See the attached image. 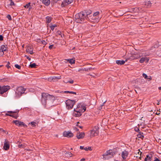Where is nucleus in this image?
<instances>
[{"mask_svg":"<svg viewBox=\"0 0 161 161\" xmlns=\"http://www.w3.org/2000/svg\"><path fill=\"white\" fill-rule=\"evenodd\" d=\"M33 48L32 46H29L27 47L26 49L27 52L30 53V54H32L33 53Z\"/></svg>","mask_w":161,"mask_h":161,"instance_id":"13","label":"nucleus"},{"mask_svg":"<svg viewBox=\"0 0 161 161\" xmlns=\"http://www.w3.org/2000/svg\"><path fill=\"white\" fill-rule=\"evenodd\" d=\"M137 136L138 138H140L142 139H143L144 138V136L143 135V133H142L141 132H139Z\"/></svg>","mask_w":161,"mask_h":161,"instance_id":"24","label":"nucleus"},{"mask_svg":"<svg viewBox=\"0 0 161 161\" xmlns=\"http://www.w3.org/2000/svg\"><path fill=\"white\" fill-rule=\"evenodd\" d=\"M92 69V68H84L83 69H84V71H89L91 70V69Z\"/></svg>","mask_w":161,"mask_h":161,"instance_id":"39","label":"nucleus"},{"mask_svg":"<svg viewBox=\"0 0 161 161\" xmlns=\"http://www.w3.org/2000/svg\"><path fill=\"white\" fill-rule=\"evenodd\" d=\"M3 148L4 149L6 150H8L9 148V142L6 139L5 140V142L3 146Z\"/></svg>","mask_w":161,"mask_h":161,"instance_id":"12","label":"nucleus"},{"mask_svg":"<svg viewBox=\"0 0 161 161\" xmlns=\"http://www.w3.org/2000/svg\"><path fill=\"white\" fill-rule=\"evenodd\" d=\"M99 12L98 11H97V12H95V13H94L93 14V16L95 17H99L98 16V15H99Z\"/></svg>","mask_w":161,"mask_h":161,"instance_id":"27","label":"nucleus"},{"mask_svg":"<svg viewBox=\"0 0 161 161\" xmlns=\"http://www.w3.org/2000/svg\"><path fill=\"white\" fill-rule=\"evenodd\" d=\"M3 37L2 35H0V41H2L3 40Z\"/></svg>","mask_w":161,"mask_h":161,"instance_id":"51","label":"nucleus"},{"mask_svg":"<svg viewBox=\"0 0 161 161\" xmlns=\"http://www.w3.org/2000/svg\"><path fill=\"white\" fill-rule=\"evenodd\" d=\"M149 55V54H147L146 53H145V54L144 55V56H148Z\"/></svg>","mask_w":161,"mask_h":161,"instance_id":"64","label":"nucleus"},{"mask_svg":"<svg viewBox=\"0 0 161 161\" xmlns=\"http://www.w3.org/2000/svg\"><path fill=\"white\" fill-rule=\"evenodd\" d=\"M83 12L85 14V16H86V17L87 18V17H89L88 15H89L92 13V11L90 10H85L84 12Z\"/></svg>","mask_w":161,"mask_h":161,"instance_id":"17","label":"nucleus"},{"mask_svg":"<svg viewBox=\"0 0 161 161\" xmlns=\"http://www.w3.org/2000/svg\"><path fill=\"white\" fill-rule=\"evenodd\" d=\"M25 57H26V58H27V59H28V60H29V61H30V60H31V58H30L29 57H28V56H26V55H25Z\"/></svg>","mask_w":161,"mask_h":161,"instance_id":"54","label":"nucleus"},{"mask_svg":"<svg viewBox=\"0 0 161 161\" xmlns=\"http://www.w3.org/2000/svg\"><path fill=\"white\" fill-rule=\"evenodd\" d=\"M19 148H21V147H23H23H23V145H22V144H21V145H20V144H19Z\"/></svg>","mask_w":161,"mask_h":161,"instance_id":"59","label":"nucleus"},{"mask_svg":"<svg viewBox=\"0 0 161 161\" xmlns=\"http://www.w3.org/2000/svg\"><path fill=\"white\" fill-rule=\"evenodd\" d=\"M14 66L16 68H17L18 69H19L21 68L20 66L18 65V64H15Z\"/></svg>","mask_w":161,"mask_h":161,"instance_id":"36","label":"nucleus"},{"mask_svg":"<svg viewBox=\"0 0 161 161\" xmlns=\"http://www.w3.org/2000/svg\"><path fill=\"white\" fill-rule=\"evenodd\" d=\"M73 1L74 0H64L62 2L61 4V6L62 7H65V6L70 4L71 3L73 2Z\"/></svg>","mask_w":161,"mask_h":161,"instance_id":"11","label":"nucleus"},{"mask_svg":"<svg viewBox=\"0 0 161 161\" xmlns=\"http://www.w3.org/2000/svg\"><path fill=\"white\" fill-rule=\"evenodd\" d=\"M135 130L136 131L138 132L140 131L139 129L137 127L135 128Z\"/></svg>","mask_w":161,"mask_h":161,"instance_id":"50","label":"nucleus"},{"mask_svg":"<svg viewBox=\"0 0 161 161\" xmlns=\"http://www.w3.org/2000/svg\"><path fill=\"white\" fill-rule=\"evenodd\" d=\"M11 1V3L10 4V6H12V5H14V2L12 1Z\"/></svg>","mask_w":161,"mask_h":161,"instance_id":"48","label":"nucleus"},{"mask_svg":"<svg viewBox=\"0 0 161 161\" xmlns=\"http://www.w3.org/2000/svg\"><path fill=\"white\" fill-rule=\"evenodd\" d=\"M65 154L67 157H71L72 156V153L70 152L66 153Z\"/></svg>","mask_w":161,"mask_h":161,"instance_id":"29","label":"nucleus"},{"mask_svg":"<svg viewBox=\"0 0 161 161\" xmlns=\"http://www.w3.org/2000/svg\"><path fill=\"white\" fill-rule=\"evenodd\" d=\"M53 77H51L49 78H48V80L49 81H51L53 80Z\"/></svg>","mask_w":161,"mask_h":161,"instance_id":"45","label":"nucleus"},{"mask_svg":"<svg viewBox=\"0 0 161 161\" xmlns=\"http://www.w3.org/2000/svg\"><path fill=\"white\" fill-rule=\"evenodd\" d=\"M99 133V131L97 129V128H95L93 129L90 132V137H92L94 136H97L98 135Z\"/></svg>","mask_w":161,"mask_h":161,"instance_id":"8","label":"nucleus"},{"mask_svg":"<svg viewBox=\"0 0 161 161\" xmlns=\"http://www.w3.org/2000/svg\"><path fill=\"white\" fill-rule=\"evenodd\" d=\"M0 49L3 52L7 51V46H5L4 45L1 46Z\"/></svg>","mask_w":161,"mask_h":161,"instance_id":"21","label":"nucleus"},{"mask_svg":"<svg viewBox=\"0 0 161 161\" xmlns=\"http://www.w3.org/2000/svg\"><path fill=\"white\" fill-rule=\"evenodd\" d=\"M29 66L31 68H36V65L35 63H34L32 64H30L29 65Z\"/></svg>","mask_w":161,"mask_h":161,"instance_id":"30","label":"nucleus"},{"mask_svg":"<svg viewBox=\"0 0 161 161\" xmlns=\"http://www.w3.org/2000/svg\"><path fill=\"white\" fill-rule=\"evenodd\" d=\"M53 45H51L49 46V48L50 49H52L53 48Z\"/></svg>","mask_w":161,"mask_h":161,"instance_id":"53","label":"nucleus"},{"mask_svg":"<svg viewBox=\"0 0 161 161\" xmlns=\"http://www.w3.org/2000/svg\"><path fill=\"white\" fill-rule=\"evenodd\" d=\"M56 26V25H53L51 26V30L53 31L54 29V28Z\"/></svg>","mask_w":161,"mask_h":161,"instance_id":"44","label":"nucleus"},{"mask_svg":"<svg viewBox=\"0 0 161 161\" xmlns=\"http://www.w3.org/2000/svg\"><path fill=\"white\" fill-rule=\"evenodd\" d=\"M56 78L57 80H58V79H61V76L56 77Z\"/></svg>","mask_w":161,"mask_h":161,"instance_id":"55","label":"nucleus"},{"mask_svg":"<svg viewBox=\"0 0 161 161\" xmlns=\"http://www.w3.org/2000/svg\"><path fill=\"white\" fill-rule=\"evenodd\" d=\"M139 11L140 12H142V11H144V10L142 8V7H139L138 8Z\"/></svg>","mask_w":161,"mask_h":161,"instance_id":"42","label":"nucleus"},{"mask_svg":"<svg viewBox=\"0 0 161 161\" xmlns=\"http://www.w3.org/2000/svg\"><path fill=\"white\" fill-rule=\"evenodd\" d=\"M4 54V52L0 49V56H3Z\"/></svg>","mask_w":161,"mask_h":161,"instance_id":"41","label":"nucleus"},{"mask_svg":"<svg viewBox=\"0 0 161 161\" xmlns=\"http://www.w3.org/2000/svg\"><path fill=\"white\" fill-rule=\"evenodd\" d=\"M64 82L66 83H70L72 84L74 82V81L73 80H71L69 81H65L64 80Z\"/></svg>","mask_w":161,"mask_h":161,"instance_id":"32","label":"nucleus"},{"mask_svg":"<svg viewBox=\"0 0 161 161\" xmlns=\"http://www.w3.org/2000/svg\"><path fill=\"white\" fill-rule=\"evenodd\" d=\"M149 60V58H148L145 57V61L146 63H148Z\"/></svg>","mask_w":161,"mask_h":161,"instance_id":"49","label":"nucleus"},{"mask_svg":"<svg viewBox=\"0 0 161 161\" xmlns=\"http://www.w3.org/2000/svg\"><path fill=\"white\" fill-rule=\"evenodd\" d=\"M86 108L85 107H84L83 108V109L84 110L83 112L85 111L86 110Z\"/></svg>","mask_w":161,"mask_h":161,"instance_id":"58","label":"nucleus"},{"mask_svg":"<svg viewBox=\"0 0 161 161\" xmlns=\"http://www.w3.org/2000/svg\"><path fill=\"white\" fill-rule=\"evenodd\" d=\"M80 148L81 149H84V147L82 146H80Z\"/></svg>","mask_w":161,"mask_h":161,"instance_id":"57","label":"nucleus"},{"mask_svg":"<svg viewBox=\"0 0 161 161\" xmlns=\"http://www.w3.org/2000/svg\"><path fill=\"white\" fill-rule=\"evenodd\" d=\"M75 103V101L74 100L69 99L67 100L66 104L67 108L69 109L72 108Z\"/></svg>","mask_w":161,"mask_h":161,"instance_id":"5","label":"nucleus"},{"mask_svg":"<svg viewBox=\"0 0 161 161\" xmlns=\"http://www.w3.org/2000/svg\"><path fill=\"white\" fill-rule=\"evenodd\" d=\"M100 19L99 17H97L93 16H91L87 17V20L91 22H97L99 21Z\"/></svg>","mask_w":161,"mask_h":161,"instance_id":"6","label":"nucleus"},{"mask_svg":"<svg viewBox=\"0 0 161 161\" xmlns=\"http://www.w3.org/2000/svg\"><path fill=\"white\" fill-rule=\"evenodd\" d=\"M0 131H3V132H5V130H4L2 128H0Z\"/></svg>","mask_w":161,"mask_h":161,"instance_id":"60","label":"nucleus"},{"mask_svg":"<svg viewBox=\"0 0 161 161\" xmlns=\"http://www.w3.org/2000/svg\"><path fill=\"white\" fill-rule=\"evenodd\" d=\"M156 54L160 56H161V52L160 51H158L156 52Z\"/></svg>","mask_w":161,"mask_h":161,"instance_id":"38","label":"nucleus"},{"mask_svg":"<svg viewBox=\"0 0 161 161\" xmlns=\"http://www.w3.org/2000/svg\"><path fill=\"white\" fill-rule=\"evenodd\" d=\"M53 77V81H58V80H57L56 78V76H53V77Z\"/></svg>","mask_w":161,"mask_h":161,"instance_id":"37","label":"nucleus"},{"mask_svg":"<svg viewBox=\"0 0 161 161\" xmlns=\"http://www.w3.org/2000/svg\"><path fill=\"white\" fill-rule=\"evenodd\" d=\"M29 124H31V125L32 126L34 127L36 126V122H31L29 123Z\"/></svg>","mask_w":161,"mask_h":161,"instance_id":"31","label":"nucleus"},{"mask_svg":"<svg viewBox=\"0 0 161 161\" xmlns=\"http://www.w3.org/2000/svg\"><path fill=\"white\" fill-rule=\"evenodd\" d=\"M147 158H148V160L149 161H151L152 158L153 157V155L152 154H149L147 155Z\"/></svg>","mask_w":161,"mask_h":161,"instance_id":"25","label":"nucleus"},{"mask_svg":"<svg viewBox=\"0 0 161 161\" xmlns=\"http://www.w3.org/2000/svg\"><path fill=\"white\" fill-rule=\"evenodd\" d=\"M19 111H8L7 112L8 113H10V114H12V113H17Z\"/></svg>","mask_w":161,"mask_h":161,"instance_id":"34","label":"nucleus"},{"mask_svg":"<svg viewBox=\"0 0 161 161\" xmlns=\"http://www.w3.org/2000/svg\"><path fill=\"white\" fill-rule=\"evenodd\" d=\"M25 90L26 89L24 88L22 86L18 87L15 92L16 97H19L22 94L25 93Z\"/></svg>","mask_w":161,"mask_h":161,"instance_id":"3","label":"nucleus"},{"mask_svg":"<svg viewBox=\"0 0 161 161\" xmlns=\"http://www.w3.org/2000/svg\"><path fill=\"white\" fill-rule=\"evenodd\" d=\"M127 61V60L126 59L125 61L124 60H116V62L118 64L121 65L125 63V61Z\"/></svg>","mask_w":161,"mask_h":161,"instance_id":"18","label":"nucleus"},{"mask_svg":"<svg viewBox=\"0 0 161 161\" xmlns=\"http://www.w3.org/2000/svg\"><path fill=\"white\" fill-rule=\"evenodd\" d=\"M114 154L115 153L114 152L111 150H109L107 151L103 156V159H106L113 157Z\"/></svg>","mask_w":161,"mask_h":161,"instance_id":"4","label":"nucleus"},{"mask_svg":"<svg viewBox=\"0 0 161 161\" xmlns=\"http://www.w3.org/2000/svg\"><path fill=\"white\" fill-rule=\"evenodd\" d=\"M30 3H29L28 4H26L24 6V7L26 8H28L30 6Z\"/></svg>","mask_w":161,"mask_h":161,"instance_id":"35","label":"nucleus"},{"mask_svg":"<svg viewBox=\"0 0 161 161\" xmlns=\"http://www.w3.org/2000/svg\"><path fill=\"white\" fill-rule=\"evenodd\" d=\"M46 21L48 23L51 22V18L50 17L47 16L46 17Z\"/></svg>","mask_w":161,"mask_h":161,"instance_id":"26","label":"nucleus"},{"mask_svg":"<svg viewBox=\"0 0 161 161\" xmlns=\"http://www.w3.org/2000/svg\"><path fill=\"white\" fill-rule=\"evenodd\" d=\"M9 62H8L7 64L6 65V67L8 68H9L10 67V66H9Z\"/></svg>","mask_w":161,"mask_h":161,"instance_id":"46","label":"nucleus"},{"mask_svg":"<svg viewBox=\"0 0 161 161\" xmlns=\"http://www.w3.org/2000/svg\"><path fill=\"white\" fill-rule=\"evenodd\" d=\"M63 136L64 137L68 138H70L72 137L73 136V134L70 131H64L63 133Z\"/></svg>","mask_w":161,"mask_h":161,"instance_id":"9","label":"nucleus"},{"mask_svg":"<svg viewBox=\"0 0 161 161\" xmlns=\"http://www.w3.org/2000/svg\"><path fill=\"white\" fill-rule=\"evenodd\" d=\"M41 42L43 45H46L47 44L46 42L44 40L42 41Z\"/></svg>","mask_w":161,"mask_h":161,"instance_id":"47","label":"nucleus"},{"mask_svg":"<svg viewBox=\"0 0 161 161\" xmlns=\"http://www.w3.org/2000/svg\"><path fill=\"white\" fill-rule=\"evenodd\" d=\"M10 89V87L8 86H0V93L3 94L6 92L8 90Z\"/></svg>","mask_w":161,"mask_h":161,"instance_id":"7","label":"nucleus"},{"mask_svg":"<svg viewBox=\"0 0 161 161\" xmlns=\"http://www.w3.org/2000/svg\"><path fill=\"white\" fill-rule=\"evenodd\" d=\"M145 61V57L142 58L139 61V62L141 63H143Z\"/></svg>","mask_w":161,"mask_h":161,"instance_id":"28","label":"nucleus"},{"mask_svg":"<svg viewBox=\"0 0 161 161\" xmlns=\"http://www.w3.org/2000/svg\"><path fill=\"white\" fill-rule=\"evenodd\" d=\"M85 136V133L84 132H79L76 135V137L79 139L83 138Z\"/></svg>","mask_w":161,"mask_h":161,"instance_id":"14","label":"nucleus"},{"mask_svg":"<svg viewBox=\"0 0 161 161\" xmlns=\"http://www.w3.org/2000/svg\"><path fill=\"white\" fill-rule=\"evenodd\" d=\"M142 76H143V77H144L145 79H147V76L145 74L143 73V74H142Z\"/></svg>","mask_w":161,"mask_h":161,"instance_id":"43","label":"nucleus"},{"mask_svg":"<svg viewBox=\"0 0 161 161\" xmlns=\"http://www.w3.org/2000/svg\"><path fill=\"white\" fill-rule=\"evenodd\" d=\"M152 3L150 1H148L145 3V5L146 7L148 8L151 6Z\"/></svg>","mask_w":161,"mask_h":161,"instance_id":"20","label":"nucleus"},{"mask_svg":"<svg viewBox=\"0 0 161 161\" xmlns=\"http://www.w3.org/2000/svg\"><path fill=\"white\" fill-rule=\"evenodd\" d=\"M60 93H71V94H75V95L76 94V92H72V91H64H64H61Z\"/></svg>","mask_w":161,"mask_h":161,"instance_id":"22","label":"nucleus"},{"mask_svg":"<svg viewBox=\"0 0 161 161\" xmlns=\"http://www.w3.org/2000/svg\"><path fill=\"white\" fill-rule=\"evenodd\" d=\"M154 161H160L159 160V159L158 158H156V159H155Z\"/></svg>","mask_w":161,"mask_h":161,"instance_id":"61","label":"nucleus"},{"mask_svg":"<svg viewBox=\"0 0 161 161\" xmlns=\"http://www.w3.org/2000/svg\"><path fill=\"white\" fill-rule=\"evenodd\" d=\"M128 155L127 152L125 151L122 152L121 156L123 159H125Z\"/></svg>","mask_w":161,"mask_h":161,"instance_id":"15","label":"nucleus"},{"mask_svg":"<svg viewBox=\"0 0 161 161\" xmlns=\"http://www.w3.org/2000/svg\"><path fill=\"white\" fill-rule=\"evenodd\" d=\"M13 122L17 125L26 127L27 126L24 122L19 121L18 120H14Z\"/></svg>","mask_w":161,"mask_h":161,"instance_id":"10","label":"nucleus"},{"mask_svg":"<svg viewBox=\"0 0 161 161\" xmlns=\"http://www.w3.org/2000/svg\"><path fill=\"white\" fill-rule=\"evenodd\" d=\"M42 3L46 6H48L49 5L50 3V0H42Z\"/></svg>","mask_w":161,"mask_h":161,"instance_id":"19","label":"nucleus"},{"mask_svg":"<svg viewBox=\"0 0 161 161\" xmlns=\"http://www.w3.org/2000/svg\"><path fill=\"white\" fill-rule=\"evenodd\" d=\"M81 114L80 112L78 111L75 110L74 109V111L73 113V115L75 117H79L81 115Z\"/></svg>","mask_w":161,"mask_h":161,"instance_id":"16","label":"nucleus"},{"mask_svg":"<svg viewBox=\"0 0 161 161\" xmlns=\"http://www.w3.org/2000/svg\"><path fill=\"white\" fill-rule=\"evenodd\" d=\"M84 71V69H79L78 70V71L79 72H80V71Z\"/></svg>","mask_w":161,"mask_h":161,"instance_id":"56","label":"nucleus"},{"mask_svg":"<svg viewBox=\"0 0 161 161\" xmlns=\"http://www.w3.org/2000/svg\"><path fill=\"white\" fill-rule=\"evenodd\" d=\"M66 60L71 64H73L75 63V60L73 59H67Z\"/></svg>","mask_w":161,"mask_h":161,"instance_id":"23","label":"nucleus"},{"mask_svg":"<svg viewBox=\"0 0 161 161\" xmlns=\"http://www.w3.org/2000/svg\"><path fill=\"white\" fill-rule=\"evenodd\" d=\"M85 14L83 12L76 14L75 17V21L78 23H82L86 21V20H87V18L85 16Z\"/></svg>","mask_w":161,"mask_h":161,"instance_id":"2","label":"nucleus"},{"mask_svg":"<svg viewBox=\"0 0 161 161\" xmlns=\"http://www.w3.org/2000/svg\"><path fill=\"white\" fill-rule=\"evenodd\" d=\"M7 18L9 20H11L12 18L11 17V16L9 14H8L7 16Z\"/></svg>","mask_w":161,"mask_h":161,"instance_id":"40","label":"nucleus"},{"mask_svg":"<svg viewBox=\"0 0 161 161\" xmlns=\"http://www.w3.org/2000/svg\"><path fill=\"white\" fill-rule=\"evenodd\" d=\"M10 116L12 117L13 118H14L15 119H17V118L18 117V116H17V115H16L14 114H10Z\"/></svg>","mask_w":161,"mask_h":161,"instance_id":"33","label":"nucleus"},{"mask_svg":"<svg viewBox=\"0 0 161 161\" xmlns=\"http://www.w3.org/2000/svg\"><path fill=\"white\" fill-rule=\"evenodd\" d=\"M88 148V150H89L91 151V150H92L91 147H89L88 148Z\"/></svg>","mask_w":161,"mask_h":161,"instance_id":"62","label":"nucleus"},{"mask_svg":"<svg viewBox=\"0 0 161 161\" xmlns=\"http://www.w3.org/2000/svg\"><path fill=\"white\" fill-rule=\"evenodd\" d=\"M41 96V102L44 107H46L47 105L49 107L53 106V102L56 98V97L45 92L42 93Z\"/></svg>","mask_w":161,"mask_h":161,"instance_id":"1","label":"nucleus"},{"mask_svg":"<svg viewBox=\"0 0 161 161\" xmlns=\"http://www.w3.org/2000/svg\"><path fill=\"white\" fill-rule=\"evenodd\" d=\"M89 75L93 77H95V76L96 75L94 74H89Z\"/></svg>","mask_w":161,"mask_h":161,"instance_id":"52","label":"nucleus"},{"mask_svg":"<svg viewBox=\"0 0 161 161\" xmlns=\"http://www.w3.org/2000/svg\"><path fill=\"white\" fill-rule=\"evenodd\" d=\"M84 150H85V151H87L88 150V148L87 147H84Z\"/></svg>","mask_w":161,"mask_h":161,"instance_id":"63","label":"nucleus"}]
</instances>
